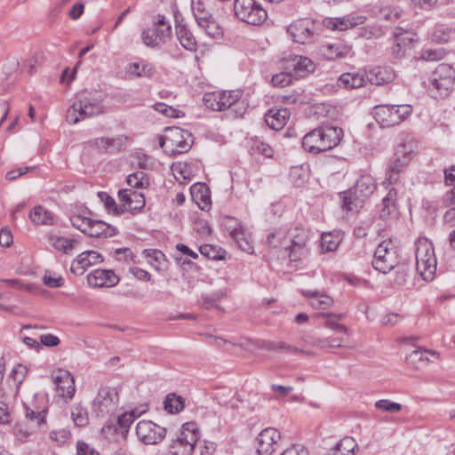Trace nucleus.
<instances>
[{
	"label": "nucleus",
	"instance_id": "obj_1",
	"mask_svg": "<svg viewBox=\"0 0 455 455\" xmlns=\"http://www.w3.org/2000/svg\"><path fill=\"white\" fill-rule=\"evenodd\" d=\"M343 131L337 126H320L307 133L302 140L303 148L311 154L329 151L337 147Z\"/></svg>",
	"mask_w": 455,
	"mask_h": 455
},
{
	"label": "nucleus",
	"instance_id": "obj_2",
	"mask_svg": "<svg viewBox=\"0 0 455 455\" xmlns=\"http://www.w3.org/2000/svg\"><path fill=\"white\" fill-rule=\"evenodd\" d=\"M375 189L376 182L373 177L371 175H362L353 188L342 193V209L347 212H358Z\"/></svg>",
	"mask_w": 455,
	"mask_h": 455
},
{
	"label": "nucleus",
	"instance_id": "obj_3",
	"mask_svg": "<svg viewBox=\"0 0 455 455\" xmlns=\"http://www.w3.org/2000/svg\"><path fill=\"white\" fill-rule=\"evenodd\" d=\"M242 92L239 90L213 92L204 94V102L206 108L214 111H224L231 108L236 116H242L246 110L244 103L240 101Z\"/></svg>",
	"mask_w": 455,
	"mask_h": 455
},
{
	"label": "nucleus",
	"instance_id": "obj_4",
	"mask_svg": "<svg viewBox=\"0 0 455 455\" xmlns=\"http://www.w3.org/2000/svg\"><path fill=\"white\" fill-rule=\"evenodd\" d=\"M102 112L103 106L99 98L92 97L86 92H80L68 109L66 119L68 123L75 124L81 120L100 115Z\"/></svg>",
	"mask_w": 455,
	"mask_h": 455
},
{
	"label": "nucleus",
	"instance_id": "obj_5",
	"mask_svg": "<svg viewBox=\"0 0 455 455\" xmlns=\"http://www.w3.org/2000/svg\"><path fill=\"white\" fill-rule=\"evenodd\" d=\"M416 267L426 281H432L436 272V258L432 243L427 238L416 241Z\"/></svg>",
	"mask_w": 455,
	"mask_h": 455
},
{
	"label": "nucleus",
	"instance_id": "obj_6",
	"mask_svg": "<svg viewBox=\"0 0 455 455\" xmlns=\"http://www.w3.org/2000/svg\"><path fill=\"white\" fill-rule=\"evenodd\" d=\"M412 113L409 104H382L373 108V116L378 124L383 128L393 127L406 120Z\"/></svg>",
	"mask_w": 455,
	"mask_h": 455
},
{
	"label": "nucleus",
	"instance_id": "obj_7",
	"mask_svg": "<svg viewBox=\"0 0 455 455\" xmlns=\"http://www.w3.org/2000/svg\"><path fill=\"white\" fill-rule=\"evenodd\" d=\"M399 264L398 247L392 239L382 241L376 248L372 267L377 271L387 274Z\"/></svg>",
	"mask_w": 455,
	"mask_h": 455
},
{
	"label": "nucleus",
	"instance_id": "obj_8",
	"mask_svg": "<svg viewBox=\"0 0 455 455\" xmlns=\"http://www.w3.org/2000/svg\"><path fill=\"white\" fill-rule=\"evenodd\" d=\"M234 12L242 22L252 26H259L267 19V12L256 0H235Z\"/></svg>",
	"mask_w": 455,
	"mask_h": 455
},
{
	"label": "nucleus",
	"instance_id": "obj_9",
	"mask_svg": "<svg viewBox=\"0 0 455 455\" xmlns=\"http://www.w3.org/2000/svg\"><path fill=\"white\" fill-rule=\"evenodd\" d=\"M199 437L200 432L196 424L194 422L185 423L180 435L172 442L170 452L172 455H192Z\"/></svg>",
	"mask_w": 455,
	"mask_h": 455
},
{
	"label": "nucleus",
	"instance_id": "obj_10",
	"mask_svg": "<svg viewBox=\"0 0 455 455\" xmlns=\"http://www.w3.org/2000/svg\"><path fill=\"white\" fill-rule=\"evenodd\" d=\"M119 405V395L116 387H101L93 402L92 411L97 417L105 418L113 415Z\"/></svg>",
	"mask_w": 455,
	"mask_h": 455
},
{
	"label": "nucleus",
	"instance_id": "obj_11",
	"mask_svg": "<svg viewBox=\"0 0 455 455\" xmlns=\"http://www.w3.org/2000/svg\"><path fill=\"white\" fill-rule=\"evenodd\" d=\"M287 238L291 243L287 249L291 261H300L308 256L309 233L307 230L300 227H295L288 231Z\"/></svg>",
	"mask_w": 455,
	"mask_h": 455
},
{
	"label": "nucleus",
	"instance_id": "obj_12",
	"mask_svg": "<svg viewBox=\"0 0 455 455\" xmlns=\"http://www.w3.org/2000/svg\"><path fill=\"white\" fill-rule=\"evenodd\" d=\"M136 435L146 445L157 444L166 435V429L150 420H140L136 427Z\"/></svg>",
	"mask_w": 455,
	"mask_h": 455
},
{
	"label": "nucleus",
	"instance_id": "obj_13",
	"mask_svg": "<svg viewBox=\"0 0 455 455\" xmlns=\"http://www.w3.org/2000/svg\"><path fill=\"white\" fill-rule=\"evenodd\" d=\"M163 140L169 142L170 151L180 154L187 152L193 141L191 133L179 127L169 128Z\"/></svg>",
	"mask_w": 455,
	"mask_h": 455
},
{
	"label": "nucleus",
	"instance_id": "obj_14",
	"mask_svg": "<svg viewBox=\"0 0 455 455\" xmlns=\"http://www.w3.org/2000/svg\"><path fill=\"white\" fill-rule=\"evenodd\" d=\"M315 24L308 19H301L293 21L287 28V32L293 41L299 44L313 42Z\"/></svg>",
	"mask_w": 455,
	"mask_h": 455
},
{
	"label": "nucleus",
	"instance_id": "obj_15",
	"mask_svg": "<svg viewBox=\"0 0 455 455\" xmlns=\"http://www.w3.org/2000/svg\"><path fill=\"white\" fill-rule=\"evenodd\" d=\"M52 382L58 395L66 402L71 400L76 393L75 379L72 374L67 371L59 369L52 374Z\"/></svg>",
	"mask_w": 455,
	"mask_h": 455
},
{
	"label": "nucleus",
	"instance_id": "obj_16",
	"mask_svg": "<svg viewBox=\"0 0 455 455\" xmlns=\"http://www.w3.org/2000/svg\"><path fill=\"white\" fill-rule=\"evenodd\" d=\"M281 439V434L276 428L267 427L257 437L256 452L258 455H271Z\"/></svg>",
	"mask_w": 455,
	"mask_h": 455
},
{
	"label": "nucleus",
	"instance_id": "obj_17",
	"mask_svg": "<svg viewBox=\"0 0 455 455\" xmlns=\"http://www.w3.org/2000/svg\"><path fill=\"white\" fill-rule=\"evenodd\" d=\"M454 81L455 71L448 64H439L433 73L432 84L438 91H448L452 87Z\"/></svg>",
	"mask_w": 455,
	"mask_h": 455
},
{
	"label": "nucleus",
	"instance_id": "obj_18",
	"mask_svg": "<svg viewBox=\"0 0 455 455\" xmlns=\"http://www.w3.org/2000/svg\"><path fill=\"white\" fill-rule=\"evenodd\" d=\"M102 261L103 257L98 251H85L72 261L70 270L76 275H82L88 267Z\"/></svg>",
	"mask_w": 455,
	"mask_h": 455
},
{
	"label": "nucleus",
	"instance_id": "obj_19",
	"mask_svg": "<svg viewBox=\"0 0 455 455\" xmlns=\"http://www.w3.org/2000/svg\"><path fill=\"white\" fill-rule=\"evenodd\" d=\"M413 41L412 33L402 28H396L394 32V44L391 48V55L396 60L402 59L405 55L406 51L411 46Z\"/></svg>",
	"mask_w": 455,
	"mask_h": 455
},
{
	"label": "nucleus",
	"instance_id": "obj_20",
	"mask_svg": "<svg viewBox=\"0 0 455 455\" xmlns=\"http://www.w3.org/2000/svg\"><path fill=\"white\" fill-rule=\"evenodd\" d=\"M171 36V27L158 28L152 26L142 31L141 39L148 47H158L164 44Z\"/></svg>",
	"mask_w": 455,
	"mask_h": 455
},
{
	"label": "nucleus",
	"instance_id": "obj_21",
	"mask_svg": "<svg viewBox=\"0 0 455 455\" xmlns=\"http://www.w3.org/2000/svg\"><path fill=\"white\" fill-rule=\"evenodd\" d=\"M118 196L123 203V207L130 212L140 211L146 204L144 195L131 188L120 189Z\"/></svg>",
	"mask_w": 455,
	"mask_h": 455
},
{
	"label": "nucleus",
	"instance_id": "obj_22",
	"mask_svg": "<svg viewBox=\"0 0 455 455\" xmlns=\"http://www.w3.org/2000/svg\"><path fill=\"white\" fill-rule=\"evenodd\" d=\"M87 282L94 288L112 287L119 282L118 276L107 269H95L87 275Z\"/></svg>",
	"mask_w": 455,
	"mask_h": 455
},
{
	"label": "nucleus",
	"instance_id": "obj_23",
	"mask_svg": "<svg viewBox=\"0 0 455 455\" xmlns=\"http://www.w3.org/2000/svg\"><path fill=\"white\" fill-rule=\"evenodd\" d=\"M194 16L198 26L202 28L207 35L211 36L212 37H219L222 36V28L214 20L212 14L204 12V10L196 8L194 11Z\"/></svg>",
	"mask_w": 455,
	"mask_h": 455
},
{
	"label": "nucleus",
	"instance_id": "obj_24",
	"mask_svg": "<svg viewBox=\"0 0 455 455\" xmlns=\"http://www.w3.org/2000/svg\"><path fill=\"white\" fill-rule=\"evenodd\" d=\"M395 72L389 67H375L366 75L367 80L376 85H383L395 79Z\"/></svg>",
	"mask_w": 455,
	"mask_h": 455
},
{
	"label": "nucleus",
	"instance_id": "obj_25",
	"mask_svg": "<svg viewBox=\"0 0 455 455\" xmlns=\"http://www.w3.org/2000/svg\"><path fill=\"white\" fill-rule=\"evenodd\" d=\"M289 117L290 111L287 108H272L265 115V121L271 129L279 131L286 124Z\"/></svg>",
	"mask_w": 455,
	"mask_h": 455
},
{
	"label": "nucleus",
	"instance_id": "obj_26",
	"mask_svg": "<svg viewBox=\"0 0 455 455\" xmlns=\"http://www.w3.org/2000/svg\"><path fill=\"white\" fill-rule=\"evenodd\" d=\"M290 63L289 68H292L296 77H303L315 69L314 62L307 57L296 55L290 60Z\"/></svg>",
	"mask_w": 455,
	"mask_h": 455
},
{
	"label": "nucleus",
	"instance_id": "obj_27",
	"mask_svg": "<svg viewBox=\"0 0 455 455\" xmlns=\"http://www.w3.org/2000/svg\"><path fill=\"white\" fill-rule=\"evenodd\" d=\"M397 192L395 188H390L387 194L382 199L379 210V216L386 220L389 217L395 216L397 213L396 207Z\"/></svg>",
	"mask_w": 455,
	"mask_h": 455
},
{
	"label": "nucleus",
	"instance_id": "obj_28",
	"mask_svg": "<svg viewBox=\"0 0 455 455\" xmlns=\"http://www.w3.org/2000/svg\"><path fill=\"white\" fill-rule=\"evenodd\" d=\"M117 230L115 227L102 221L92 220L87 235L92 237H112L116 235Z\"/></svg>",
	"mask_w": 455,
	"mask_h": 455
},
{
	"label": "nucleus",
	"instance_id": "obj_29",
	"mask_svg": "<svg viewBox=\"0 0 455 455\" xmlns=\"http://www.w3.org/2000/svg\"><path fill=\"white\" fill-rule=\"evenodd\" d=\"M349 52L350 48L341 43L323 44L321 47L322 55L329 60L344 58Z\"/></svg>",
	"mask_w": 455,
	"mask_h": 455
},
{
	"label": "nucleus",
	"instance_id": "obj_30",
	"mask_svg": "<svg viewBox=\"0 0 455 455\" xmlns=\"http://www.w3.org/2000/svg\"><path fill=\"white\" fill-rule=\"evenodd\" d=\"M303 295L310 299V305L315 309H327L333 304V299L318 291H302Z\"/></svg>",
	"mask_w": 455,
	"mask_h": 455
},
{
	"label": "nucleus",
	"instance_id": "obj_31",
	"mask_svg": "<svg viewBox=\"0 0 455 455\" xmlns=\"http://www.w3.org/2000/svg\"><path fill=\"white\" fill-rule=\"evenodd\" d=\"M367 78L360 73H344L339 78V85L346 89H357L366 84Z\"/></svg>",
	"mask_w": 455,
	"mask_h": 455
},
{
	"label": "nucleus",
	"instance_id": "obj_32",
	"mask_svg": "<svg viewBox=\"0 0 455 455\" xmlns=\"http://www.w3.org/2000/svg\"><path fill=\"white\" fill-rule=\"evenodd\" d=\"M176 36L180 44L188 51L196 50V41L191 31L183 25L176 26Z\"/></svg>",
	"mask_w": 455,
	"mask_h": 455
},
{
	"label": "nucleus",
	"instance_id": "obj_33",
	"mask_svg": "<svg viewBox=\"0 0 455 455\" xmlns=\"http://www.w3.org/2000/svg\"><path fill=\"white\" fill-rule=\"evenodd\" d=\"M126 72L136 77H149L154 74V68L146 61L132 62L126 67Z\"/></svg>",
	"mask_w": 455,
	"mask_h": 455
},
{
	"label": "nucleus",
	"instance_id": "obj_34",
	"mask_svg": "<svg viewBox=\"0 0 455 455\" xmlns=\"http://www.w3.org/2000/svg\"><path fill=\"white\" fill-rule=\"evenodd\" d=\"M31 220L36 225H52L54 215L42 206H36L30 213Z\"/></svg>",
	"mask_w": 455,
	"mask_h": 455
},
{
	"label": "nucleus",
	"instance_id": "obj_35",
	"mask_svg": "<svg viewBox=\"0 0 455 455\" xmlns=\"http://www.w3.org/2000/svg\"><path fill=\"white\" fill-rule=\"evenodd\" d=\"M364 18L362 16L352 17L347 16L342 18H335L329 21V26H331L334 29L345 30L349 28H353L358 24L363 23Z\"/></svg>",
	"mask_w": 455,
	"mask_h": 455
},
{
	"label": "nucleus",
	"instance_id": "obj_36",
	"mask_svg": "<svg viewBox=\"0 0 455 455\" xmlns=\"http://www.w3.org/2000/svg\"><path fill=\"white\" fill-rule=\"evenodd\" d=\"M231 235L241 250L248 253H252L253 246L244 228L242 227L235 228L231 232Z\"/></svg>",
	"mask_w": 455,
	"mask_h": 455
},
{
	"label": "nucleus",
	"instance_id": "obj_37",
	"mask_svg": "<svg viewBox=\"0 0 455 455\" xmlns=\"http://www.w3.org/2000/svg\"><path fill=\"white\" fill-rule=\"evenodd\" d=\"M191 194L201 209L204 210L210 204L211 199L208 195V188L204 185H194L191 188Z\"/></svg>",
	"mask_w": 455,
	"mask_h": 455
},
{
	"label": "nucleus",
	"instance_id": "obj_38",
	"mask_svg": "<svg viewBox=\"0 0 455 455\" xmlns=\"http://www.w3.org/2000/svg\"><path fill=\"white\" fill-rule=\"evenodd\" d=\"M409 164L407 158H402L398 156L395 155V158L390 164L389 170L387 172V180L390 184L397 181L399 173L402 172L403 168Z\"/></svg>",
	"mask_w": 455,
	"mask_h": 455
},
{
	"label": "nucleus",
	"instance_id": "obj_39",
	"mask_svg": "<svg viewBox=\"0 0 455 455\" xmlns=\"http://www.w3.org/2000/svg\"><path fill=\"white\" fill-rule=\"evenodd\" d=\"M71 417L77 427H84L89 423L88 411L81 403H75L71 408Z\"/></svg>",
	"mask_w": 455,
	"mask_h": 455
},
{
	"label": "nucleus",
	"instance_id": "obj_40",
	"mask_svg": "<svg viewBox=\"0 0 455 455\" xmlns=\"http://www.w3.org/2000/svg\"><path fill=\"white\" fill-rule=\"evenodd\" d=\"M341 238L339 234L323 233L321 237V248L323 251H333L340 243Z\"/></svg>",
	"mask_w": 455,
	"mask_h": 455
},
{
	"label": "nucleus",
	"instance_id": "obj_41",
	"mask_svg": "<svg viewBox=\"0 0 455 455\" xmlns=\"http://www.w3.org/2000/svg\"><path fill=\"white\" fill-rule=\"evenodd\" d=\"M356 449H358V445L355 440L350 436H345L334 447V451H340L342 455H355Z\"/></svg>",
	"mask_w": 455,
	"mask_h": 455
},
{
	"label": "nucleus",
	"instance_id": "obj_42",
	"mask_svg": "<svg viewBox=\"0 0 455 455\" xmlns=\"http://www.w3.org/2000/svg\"><path fill=\"white\" fill-rule=\"evenodd\" d=\"M226 296V292L224 291H219L214 292L212 295H206L204 294L201 297L200 300V306L201 307L204 309H211V308H218L220 310H222V308L217 305L215 302L218 300H220Z\"/></svg>",
	"mask_w": 455,
	"mask_h": 455
},
{
	"label": "nucleus",
	"instance_id": "obj_43",
	"mask_svg": "<svg viewBox=\"0 0 455 455\" xmlns=\"http://www.w3.org/2000/svg\"><path fill=\"white\" fill-rule=\"evenodd\" d=\"M164 409L170 413H178L184 408V401L181 396L169 394L164 402Z\"/></svg>",
	"mask_w": 455,
	"mask_h": 455
},
{
	"label": "nucleus",
	"instance_id": "obj_44",
	"mask_svg": "<svg viewBox=\"0 0 455 455\" xmlns=\"http://www.w3.org/2000/svg\"><path fill=\"white\" fill-rule=\"evenodd\" d=\"M127 183L131 188H144L149 185V180L144 172L138 171L127 177Z\"/></svg>",
	"mask_w": 455,
	"mask_h": 455
},
{
	"label": "nucleus",
	"instance_id": "obj_45",
	"mask_svg": "<svg viewBox=\"0 0 455 455\" xmlns=\"http://www.w3.org/2000/svg\"><path fill=\"white\" fill-rule=\"evenodd\" d=\"M25 416L28 420L31 421L35 426L40 427L45 423V411H36L33 408L25 405Z\"/></svg>",
	"mask_w": 455,
	"mask_h": 455
},
{
	"label": "nucleus",
	"instance_id": "obj_46",
	"mask_svg": "<svg viewBox=\"0 0 455 455\" xmlns=\"http://www.w3.org/2000/svg\"><path fill=\"white\" fill-rule=\"evenodd\" d=\"M11 421V412L8 397L4 389L0 388V423L7 424Z\"/></svg>",
	"mask_w": 455,
	"mask_h": 455
},
{
	"label": "nucleus",
	"instance_id": "obj_47",
	"mask_svg": "<svg viewBox=\"0 0 455 455\" xmlns=\"http://www.w3.org/2000/svg\"><path fill=\"white\" fill-rule=\"evenodd\" d=\"M52 246L60 251H63L65 253H68L76 243L75 240H71L62 236H52L51 237Z\"/></svg>",
	"mask_w": 455,
	"mask_h": 455
},
{
	"label": "nucleus",
	"instance_id": "obj_48",
	"mask_svg": "<svg viewBox=\"0 0 455 455\" xmlns=\"http://www.w3.org/2000/svg\"><path fill=\"white\" fill-rule=\"evenodd\" d=\"M323 316H327V320L324 323V326L333 330L338 333H347V328L341 323H339L336 320L340 319L342 317L341 314L334 315V314H327L323 315Z\"/></svg>",
	"mask_w": 455,
	"mask_h": 455
},
{
	"label": "nucleus",
	"instance_id": "obj_49",
	"mask_svg": "<svg viewBox=\"0 0 455 455\" xmlns=\"http://www.w3.org/2000/svg\"><path fill=\"white\" fill-rule=\"evenodd\" d=\"M92 219L82 215H73L70 217L71 224L74 228L87 235V230L90 228Z\"/></svg>",
	"mask_w": 455,
	"mask_h": 455
},
{
	"label": "nucleus",
	"instance_id": "obj_50",
	"mask_svg": "<svg viewBox=\"0 0 455 455\" xmlns=\"http://www.w3.org/2000/svg\"><path fill=\"white\" fill-rule=\"evenodd\" d=\"M98 196L100 201L104 203L105 207L108 212H113L116 214H121L124 212L123 208L118 207L115 199L111 197L108 193L100 192Z\"/></svg>",
	"mask_w": 455,
	"mask_h": 455
},
{
	"label": "nucleus",
	"instance_id": "obj_51",
	"mask_svg": "<svg viewBox=\"0 0 455 455\" xmlns=\"http://www.w3.org/2000/svg\"><path fill=\"white\" fill-rule=\"evenodd\" d=\"M375 407L380 411L387 412H398L402 410V405L398 403L387 399H381L375 403Z\"/></svg>",
	"mask_w": 455,
	"mask_h": 455
},
{
	"label": "nucleus",
	"instance_id": "obj_52",
	"mask_svg": "<svg viewBox=\"0 0 455 455\" xmlns=\"http://www.w3.org/2000/svg\"><path fill=\"white\" fill-rule=\"evenodd\" d=\"M133 421L134 419H132V416L129 415L127 411H125L123 414L117 416L116 430L121 432L122 434L126 433Z\"/></svg>",
	"mask_w": 455,
	"mask_h": 455
},
{
	"label": "nucleus",
	"instance_id": "obj_53",
	"mask_svg": "<svg viewBox=\"0 0 455 455\" xmlns=\"http://www.w3.org/2000/svg\"><path fill=\"white\" fill-rule=\"evenodd\" d=\"M414 153V143L413 141H408L403 144H400L395 151V156H398L402 158H407V161L410 162L411 159V156Z\"/></svg>",
	"mask_w": 455,
	"mask_h": 455
},
{
	"label": "nucleus",
	"instance_id": "obj_54",
	"mask_svg": "<svg viewBox=\"0 0 455 455\" xmlns=\"http://www.w3.org/2000/svg\"><path fill=\"white\" fill-rule=\"evenodd\" d=\"M290 177L297 187H301L307 181V172L300 167H292L291 170Z\"/></svg>",
	"mask_w": 455,
	"mask_h": 455
},
{
	"label": "nucleus",
	"instance_id": "obj_55",
	"mask_svg": "<svg viewBox=\"0 0 455 455\" xmlns=\"http://www.w3.org/2000/svg\"><path fill=\"white\" fill-rule=\"evenodd\" d=\"M292 75L290 72H282L274 75L272 77V84L276 87H285L291 84Z\"/></svg>",
	"mask_w": 455,
	"mask_h": 455
},
{
	"label": "nucleus",
	"instance_id": "obj_56",
	"mask_svg": "<svg viewBox=\"0 0 455 455\" xmlns=\"http://www.w3.org/2000/svg\"><path fill=\"white\" fill-rule=\"evenodd\" d=\"M407 363L409 364L413 365L415 368H419V365L418 363L421 364H427L428 359L423 355V354L419 350L412 351L406 358Z\"/></svg>",
	"mask_w": 455,
	"mask_h": 455
},
{
	"label": "nucleus",
	"instance_id": "obj_57",
	"mask_svg": "<svg viewBox=\"0 0 455 455\" xmlns=\"http://www.w3.org/2000/svg\"><path fill=\"white\" fill-rule=\"evenodd\" d=\"M43 282L50 288L61 287L64 283V280L61 276H52L48 273H45L43 276Z\"/></svg>",
	"mask_w": 455,
	"mask_h": 455
},
{
	"label": "nucleus",
	"instance_id": "obj_58",
	"mask_svg": "<svg viewBox=\"0 0 455 455\" xmlns=\"http://www.w3.org/2000/svg\"><path fill=\"white\" fill-rule=\"evenodd\" d=\"M76 453L77 455H100L93 447L83 441L77 442Z\"/></svg>",
	"mask_w": 455,
	"mask_h": 455
},
{
	"label": "nucleus",
	"instance_id": "obj_59",
	"mask_svg": "<svg viewBox=\"0 0 455 455\" xmlns=\"http://www.w3.org/2000/svg\"><path fill=\"white\" fill-rule=\"evenodd\" d=\"M26 373L27 368L21 364H18L12 369L11 376L15 382L20 384L23 381Z\"/></svg>",
	"mask_w": 455,
	"mask_h": 455
},
{
	"label": "nucleus",
	"instance_id": "obj_60",
	"mask_svg": "<svg viewBox=\"0 0 455 455\" xmlns=\"http://www.w3.org/2000/svg\"><path fill=\"white\" fill-rule=\"evenodd\" d=\"M281 455H309V452L303 445L294 444L284 450Z\"/></svg>",
	"mask_w": 455,
	"mask_h": 455
},
{
	"label": "nucleus",
	"instance_id": "obj_61",
	"mask_svg": "<svg viewBox=\"0 0 455 455\" xmlns=\"http://www.w3.org/2000/svg\"><path fill=\"white\" fill-rule=\"evenodd\" d=\"M36 167L34 166H26V167H20L15 170H12L6 173V179L8 180H14L18 177L22 176L31 170H34Z\"/></svg>",
	"mask_w": 455,
	"mask_h": 455
},
{
	"label": "nucleus",
	"instance_id": "obj_62",
	"mask_svg": "<svg viewBox=\"0 0 455 455\" xmlns=\"http://www.w3.org/2000/svg\"><path fill=\"white\" fill-rule=\"evenodd\" d=\"M155 109L157 112L163 114V115H164V116H166L168 117H176V116H178L176 115V109L173 108L172 107L167 106L164 103H161V102L156 103L155 105Z\"/></svg>",
	"mask_w": 455,
	"mask_h": 455
},
{
	"label": "nucleus",
	"instance_id": "obj_63",
	"mask_svg": "<svg viewBox=\"0 0 455 455\" xmlns=\"http://www.w3.org/2000/svg\"><path fill=\"white\" fill-rule=\"evenodd\" d=\"M13 241L12 232L7 228H3L0 230V245L9 247Z\"/></svg>",
	"mask_w": 455,
	"mask_h": 455
},
{
	"label": "nucleus",
	"instance_id": "obj_64",
	"mask_svg": "<svg viewBox=\"0 0 455 455\" xmlns=\"http://www.w3.org/2000/svg\"><path fill=\"white\" fill-rule=\"evenodd\" d=\"M216 451V443L213 442L204 441L200 445L201 455H213Z\"/></svg>",
	"mask_w": 455,
	"mask_h": 455
}]
</instances>
